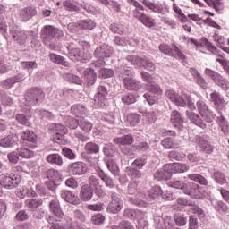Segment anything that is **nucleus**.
<instances>
[{
  "mask_svg": "<svg viewBox=\"0 0 229 229\" xmlns=\"http://www.w3.org/2000/svg\"><path fill=\"white\" fill-rule=\"evenodd\" d=\"M130 4H132L136 9L132 11V15L134 19H137L145 26L146 28H155L157 26V21L155 19L151 18L149 15L142 13L144 12V6L140 4L137 0H128ZM141 10V12H140Z\"/></svg>",
  "mask_w": 229,
  "mask_h": 229,
  "instance_id": "obj_1",
  "label": "nucleus"
},
{
  "mask_svg": "<svg viewBox=\"0 0 229 229\" xmlns=\"http://www.w3.org/2000/svg\"><path fill=\"white\" fill-rule=\"evenodd\" d=\"M21 181V175L19 174L12 173L3 174L0 177V187H2V189H6L7 191H12V189L19 187Z\"/></svg>",
  "mask_w": 229,
  "mask_h": 229,
  "instance_id": "obj_2",
  "label": "nucleus"
},
{
  "mask_svg": "<svg viewBox=\"0 0 229 229\" xmlns=\"http://www.w3.org/2000/svg\"><path fill=\"white\" fill-rule=\"evenodd\" d=\"M204 72H205L206 76L210 78L212 80V81H214V83H216L217 85V87H220V89H222V90L226 91L229 89L228 80H226V78L223 77L219 72H217L214 70L208 69V68H207Z\"/></svg>",
  "mask_w": 229,
  "mask_h": 229,
  "instance_id": "obj_3",
  "label": "nucleus"
},
{
  "mask_svg": "<svg viewBox=\"0 0 229 229\" xmlns=\"http://www.w3.org/2000/svg\"><path fill=\"white\" fill-rule=\"evenodd\" d=\"M46 95L42 89L35 87L28 89L27 94L25 96V99L29 101V106H32L33 105H37L40 99H44Z\"/></svg>",
  "mask_w": 229,
  "mask_h": 229,
  "instance_id": "obj_4",
  "label": "nucleus"
},
{
  "mask_svg": "<svg viewBox=\"0 0 229 229\" xmlns=\"http://www.w3.org/2000/svg\"><path fill=\"white\" fill-rule=\"evenodd\" d=\"M197 110L206 123H212L214 121L212 112H210V109H208V106H207L205 101L199 100L197 102Z\"/></svg>",
  "mask_w": 229,
  "mask_h": 229,
  "instance_id": "obj_5",
  "label": "nucleus"
},
{
  "mask_svg": "<svg viewBox=\"0 0 229 229\" xmlns=\"http://www.w3.org/2000/svg\"><path fill=\"white\" fill-rule=\"evenodd\" d=\"M111 198L112 200L107 206V212H109V214H117L118 212H121L123 207V199H121L115 193H113Z\"/></svg>",
  "mask_w": 229,
  "mask_h": 229,
  "instance_id": "obj_6",
  "label": "nucleus"
},
{
  "mask_svg": "<svg viewBox=\"0 0 229 229\" xmlns=\"http://www.w3.org/2000/svg\"><path fill=\"white\" fill-rule=\"evenodd\" d=\"M184 194L191 196V198H196V199H201L203 198V193L199 190V185L190 182L183 188Z\"/></svg>",
  "mask_w": 229,
  "mask_h": 229,
  "instance_id": "obj_7",
  "label": "nucleus"
},
{
  "mask_svg": "<svg viewBox=\"0 0 229 229\" xmlns=\"http://www.w3.org/2000/svg\"><path fill=\"white\" fill-rule=\"evenodd\" d=\"M68 171L73 176H81L87 173V165L83 162H74L68 165Z\"/></svg>",
  "mask_w": 229,
  "mask_h": 229,
  "instance_id": "obj_8",
  "label": "nucleus"
},
{
  "mask_svg": "<svg viewBox=\"0 0 229 229\" xmlns=\"http://www.w3.org/2000/svg\"><path fill=\"white\" fill-rule=\"evenodd\" d=\"M106 96H108V89L105 86H99L98 92L94 97L95 105L97 106H105V101H106Z\"/></svg>",
  "mask_w": 229,
  "mask_h": 229,
  "instance_id": "obj_9",
  "label": "nucleus"
},
{
  "mask_svg": "<svg viewBox=\"0 0 229 229\" xmlns=\"http://www.w3.org/2000/svg\"><path fill=\"white\" fill-rule=\"evenodd\" d=\"M35 15H37V9L33 6H27L19 12V19L22 22H28V21L35 17Z\"/></svg>",
  "mask_w": 229,
  "mask_h": 229,
  "instance_id": "obj_10",
  "label": "nucleus"
},
{
  "mask_svg": "<svg viewBox=\"0 0 229 229\" xmlns=\"http://www.w3.org/2000/svg\"><path fill=\"white\" fill-rule=\"evenodd\" d=\"M54 130L55 131L54 142H56L57 144H64V135H67V128H65L62 123H55Z\"/></svg>",
  "mask_w": 229,
  "mask_h": 229,
  "instance_id": "obj_11",
  "label": "nucleus"
},
{
  "mask_svg": "<svg viewBox=\"0 0 229 229\" xmlns=\"http://www.w3.org/2000/svg\"><path fill=\"white\" fill-rule=\"evenodd\" d=\"M186 117L189 119L192 124H195V126H198L199 128H201L202 130H205L207 128V123L203 122V119L199 116V114L192 112V111H186Z\"/></svg>",
  "mask_w": 229,
  "mask_h": 229,
  "instance_id": "obj_12",
  "label": "nucleus"
},
{
  "mask_svg": "<svg viewBox=\"0 0 229 229\" xmlns=\"http://www.w3.org/2000/svg\"><path fill=\"white\" fill-rule=\"evenodd\" d=\"M42 37L43 38H55V37H60L62 35V30L51 26H45L42 30Z\"/></svg>",
  "mask_w": 229,
  "mask_h": 229,
  "instance_id": "obj_13",
  "label": "nucleus"
},
{
  "mask_svg": "<svg viewBox=\"0 0 229 229\" xmlns=\"http://www.w3.org/2000/svg\"><path fill=\"white\" fill-rule=\"evenodd\" d=\"M197 146L201 153H206L207 155L214 153V146L202 138H197Z\"/></svg>",
  "mask_w": 229,
  "mask_h": 229,
  "instance_id": "obj_14",
  "label": "nucleus"
},
{
  "mask_svg": "<svg viewBox=\"0 0 229 229\" xmlns=\"http://www.w3.org/2000/svg\"><path fill=\"white\" fill-rule=\"evenodd\" d=\"M61 198L71 203L72 205H80V198L78 195L72 193L71 191L64 190L61 191Z\"/></svg>",
  "mask_w": 229,
  "mask_h": 229,
  "instance_id": "obj_15",
  "label": "nucleus"
},
{
  "mask_svg": "<svg viewBox=\"0 0 229 229\" xmlns=\"http://www.w3.org/2000/svg\"><path fill=\"white\" fill-rule=\"evenodd\" d=\"M17 142H19V137L16 134H11L0 140V146L2 148H12Z\"/></svg>",
  "mask_w": 229,
  "mask_h": 229,
  "instance_id": "obj_16",
  "label": "nucleus"
},
{
  "mask_svg": "<svg viewBox=\"0 0 229 229\" xmlns=\"http://www.w3.org/2000/svg\"><path fill=\"white\" fill-rule=\"evenodd\" d=\"M210 101L216 106V108H223L225 106V98L221 93L213 91L210 95Z\"/></svg>",
  "mask_w": 229,
  "mask_h": 229,
  "instance_id": "obj_17",
  "label": "nucleus"
},
{
  "mask_svg": "<svg viewBox=\"0 0 229 229\" xmlns=\"http://www.w3.org/2000/svg\"><path fill=\"white\" fill-rule=\"evenodd\" d=\"M170 121L177 130H182L183 128V119L182 118V114H180V112L174 110L171 114Z\"/></svg>",
  "mask_w": 229,
  "mask_h": 229,
  "instance_id": "obj_18",
  "label": "nucleus"
},
{
  "mask_svg": "<svg viewBox=\"0 0 229 229\" xmlns=\"http://www.w3.org/2000/svg\"><path fill=\"white\" fill-rule=\"evenodd\" d=\"M98 80V74L91 68H88L84 71V81H86L88 87H92Z\"/></svg>",
  "mask_w": 229,
  "mask_h": 229,
  "instance_id": "obj_19",
  "label": "nucleus"
},
{
  "mask_svg": "<svg viewBox=\"0 0 229 229\" xmlns=\"http://www.w3.org/2000/svg\"><path fill=\"white\" fill-rule=\"evenodd\" d=\"M43 203L42 199H28L24 201L25 208L31 211L37 210L38 207H42Z\"/></svg>",
  "mask_w": 229,
  "mask_h": 229,
  "instance_id": "obj_20",
  "label": "nucleus"
},
{
  "mask_svg": "<svg viewBox=\"0 0 229 229\" xmlns=\"http://www.w3.org/2000/svg\"><path fill=\"white\" fill-rule=\"evenodd\" d=\"M30 32L25 30H13L12 36L13 37L14 40L18 42V44H26V40H28V35Z\"/></svg>",
  "mask_w": 229,
  "mask_h": 229,
  "instance_id": "obj_21",
  "label": "nucleus"
},
{
  "mask_svg": "<svg viewBox=\"0 0 229 229\" xmlns=\"http://www.w3.org/2000/svg\"><path fill=\"white\" fill-rule=\"evenodd\" d=\"M113 141L118 146H131V144L135 142V140L131 135H124L122 137L114 138Z\"/></svg>",
  "mask_w": 229,
  "mask_h": 229,
  "instance_id": "obj_22",
  "label": "nucleus"
},
{
  "mask_svg": "<svg viewBox=\"0 0 229 229\" xmlns=\"http://www.w3.org/2000/svg\"><path fill=\"white\" fill-rule=\"evenodd\" d=\"M49 210L58 217L59 219H62L64 217V212H62V208H60V202L58 200H51L49 203Z\"/></svg>",
  "mask_w": 229,
  "mask_h": 229,
  "instance_id": "obj_23",
  "label": "nucleus"
},
{
  "mask_svg": "<svg viewBox=\"0 0 229 229\" xmlns=\"http://www.w3.org/2000/svg\"><path fill=\"white\" fill-rule=\"evenodd\" d=\"M173 173H187L189 165L182 163H173L166 165Z\"/></svg>",
  "mask_w": 229,
  "mask_h": 229,
  "instance_id": "obj_24",
  "label": "nucleus"
},
{
  "mask_svg": "<svg viewBox=\"0 0 229 229\" xmlns=\"http://www.w3.org/2000/svg\"><path fill=\"white\" fill-rule=\"evenodd\" d=\"M123 83L128 90H140V82L131 77H125L123 79Z\"/></svg>",
  "mask_w": 229,
  "mask_h": 229,
  "instance_id": "obj_25",
  "label": "nucleus"
},
{
  "mask_svg": "<svg viewBox=\"0 0 229 229\" xmlns=\"http://www.w3.org/2000/svg\"><path fill=\"white\" fill-rule=\"evenodd\" d=\"M141 3L146 8L154 12V13H162V12H164V8H162V5L159 4H155L149 0H142Z\"/></svg>",
  "mask_w": 229,
  "mask_h": 229,
  "instance_id": "obj_26",
  "label": "nucleus"
},
{
  "mask_svg": "<svg viewBox=\"0 0 229 229\" xmlns=\"http://www.w3.org/2000/svg\"><path fill=\"white\" fill-rule=\"evenodd\" d=\"M21 137L22 140H25L26 142L35 143L37 142V140H38V137L37 136V134L30 130L21 131Z\"/></svg>",
  "mask_w": 229,
  "mask_h": 229,
  "instance_id": "obj_27",
  "label": "nucleus"
},
{
  "mask_svg": "<svg viewBox=\"0 0 229 229\" xmlns=\"http://www.w3.org/2000/svg\"><path fill=\"white\" fill-rule=\"evenodd\" d=\"M80 198L83 201H90V199H92V190L90 189V186L85 184L81 187Z\"/></svg>",
  "mask_w": 229,
  "mask_h": 229,
  "instance_id": "obj_28",
  "label": "nucleus"
},
{
  "mask_svg": "<svg viewBox=\"0 0 229 229\" xmlns=\"http://www.w3.org/2000/svg\"><path fill=\"white\" fill-rule=\"evenodd\" d=\"M216 123L221 129V131L224 135H229V123L228 120L225 118V116L220 115L216 118Z\"/></svg>",
  "mask_w": 229,
  "mask_h": 229,
  "instance_id": "obj_29",
  "label": "nucleus"
},
{
  "mask_svg": "<svg viewBox=\"0 0 229 229\" xmlns=\"http://www.w3.org/2000/svg\"><path fill=\"white\" fill-rule=\"evenodd\" d=\"M48 164H54L55 165H58L62 167L64 165V159H62V156L59 154H50L46 158Z\"/></svg>",
  "mask_w": 229,
  "mask_h": 229,
  "instance_id": "obj_30",
  "label": "nucleus"
},
{
  "mask_svg": "<svg viewBox=\"0 0 229 229\" xmlns=\"http://www.w3.org/2000/svg\"><path fill=\"white\" fill-rule=\"evenodd\" d=\"M48 56L51 62H53L54 64H58L59 65H64V67H71V64H69V62L65 61V58H64V56L56 54H49Z\"/></svg>",
  "mask_w": 229,
  "mask_h": 229,
  "instance_id": "obj_31",
  "label": "nucleus"
},
{
  "mask_svg": "<svg viewBox=\"0 0 229 229\" xmlns=\"http://www.w3.org/2000/svg\"><path fill=\"white\" fill-rule=\"evenodd\" d=\"M141 116L137 113H131L126 115V123L130 126H137L140 123Z\"/></svg>",
  "mask_w": 229,
  "mask_h": 229,
  "instance_id": "obj_32",
  "label": "nucleus"
},
{
  "mask_svg": "<svg viewBox=\"0 0 229 229\" xmlns=\"http://www.w3.org/2000/svg\"><path fill=\"white\" fill-rule=\"evenodd\" d=\"M16 151H17L18 157H21V158L29 159V158H33V157H35V152H33V150H30L24 147L18 148Z\"/></svg>",
  "mask_w": 229,
  "mask_h": 229,
  "instance_id": "obj_33",
  "label": "nucleus"
},
{
  "mask_svg": "<svg viewBox=\"0 0 229 229\" xmlns=\"http://www.w3.org/2000/svg\"><path fill=\"white\" fill-rule=\"evenodd\" d=\"M84 151L88 155H96L99 153V145L90 141L85 144L84 146Z\"/></svg>",
  "mask_w": 229,
  "mask_h": 229,
  "instance_id": "obj_34",
  "label": "nucleus"
},
{
  "mask_svg": "<svg viewBox=\"0 0 229 229\" xmlns=\"http://www.w3.org/2000/svg\"><path fill=\"white\" fill-rule=\"evenodd\" d=\"M125 173L128 176H131V182H135V180H139V178H142V172L140 170H137L131 167H126Z\"/></svg>",
  "mask_w": 229,
  "mask_h": 229,
  "instance_id": "obj_35",
  "label": "nucleus"
},
{
  "mask_svg": "<svg viewBox=\"0 0 229 229\" xmlns=\"http://www.w3.org/2000/svg\"><path fill=\"white\" fill-rule=\"evenodd\" d=\"M47 178L51 182H58L62 178V174L55 168H50L47 171Z\"/></svg>",
  "mask_w": 229,
  "mask_h": 229,
  "instance_id": "obj_36",
  "label": "nucleus"
},
{
  "mask_svg": "<svg viewBox=\"0 0 229 229\" xmlns=\"http://www.w3.org/2000/svg\"><path fill=\"white\" fill-rule=\"evenodd\" d=\"M89 183L91 189H95V191H98L97 193L102 194L101 189H103V186L101 183H99V179H97L96 176L91 175L89 179Z\"/></svg>",
  "mask_w": 229,
  "mask_h": 229,
  "instance_id": "obj_37",
  "label": "nucleus"
},
{
  "mask_svg": "<svg viewBox=\"0 0 229 229\" xmlns=\"http://www.w3.org/2000/svg\"><path fill=\"white\" fill-rule=\"evenodd\" d=\"M72 113L76 117H81V115H85L87 114V108L83 105H74L71 108Z\"/></svg>",
  "mask_w": 229,
  "mask_h": 229,
  "instance_id": "obj_38",
  "label": "nucleus"
},
{
  "mask_svg": "<svg viewBox=\"0 0 229 229\" xmlns=\"http://www.w3.org/2000/svg\"><path fill=\"white\" fill-rule=\"evenodd\" d=\"M189 180H192L200 185H208V182L207 179L199 174H191L188 175Z\"/></svg>",
  "mask_w": 229,
  "mask_h": 229,
  "instance_id": "obj_39",
  "label": "nucleus"
},
{
  "mask_svg": "<svg viewBox=\"0 0 229 229\" xmlns=\"http://www.w3.org/2000/svg\"><path fill=\"white\" fill-rule=\"evenodd\" d=\"M159 51L167 56H172L173 58H176V54L174 50L171 48V47L165 43L159 45Z\"/></svg>",
  "mask_w": 229,
  "mask_h": 229,
  "instance_id": "obj_40",
  "label": "nucleus"
},
{
  "mask_svg": "<svg viewBox=\"0 0 229 229\" xmlns=\"http://www.w3.org/2000/svg\"><path fill=\"white\" fill-rule=\"evenodd\" d=\"M162 188H160L158 185H155L148 191L149 199H157V198H159V196H162Z\"/></svg>",
  "mask_w": 229,
  "mask_h": 229,
  "instance_id": "obj_41",
  "label": "nucleus"
},
{
  "mask_svg": "<svg viewBox=\"0 0 229 229\" xmlns=\"http://www.w3.org/2000/svg\"><path fill=\"white\" fill-rule=\"evenodd\" d=\"M78 28L80 30H94V28H96V23L91 20H81L78 23Z\"/></svg>",
  "mask_w": 229,
  "mask_h": 229,
  "instance_id": "obj_42",
  "label": "nucleus"
},
{
  "mask_svg": "<svg viewBox=\"0 0 229 229\" xmlns=\"http://www.w3.org/2000/svg\"><path fill=\"white\" fill-rule=\"evenodd\" d=\"M144 60V58L140 57L139 55H128L126 57L127 62H131L132 65H137L138 67H142Z\"/></svg>",
  "mask_w": 229,
  "mask_h": 229,
  "instance_id": "obj_43",
  "label": "nucleus"
},
{
  "mask_svg": "<svg viewBox=\"0 0 229 229\" xmlns=\"http://www.w3.org/2000/svg\"><path fill=\"white\" fill-rule=\"evenodd\" d=\"M187 101H189V96L186 94L177 95L175 100L174 101V105L177 106H187Z\"/></svg>",
  "mask_w": 229,
  "mask_h": 229,
  "instance_id": "obj_44",
  "label": "nucleus"
},
{
  "mask_svg": "<svg viewBox=\"0 0 229 229\" xmlns=\"http://www.w3.org/2000/svg\"><path fill=\"white\" fill-rule=\"evenodd\" d=\"M208 6H211L216 12H221L223 9V0H204Z\"/></svg>",
  "mask_w": 229,
  "mask_h": 229,
  "instance_id": "obj_45",
  "label": "nucleus"
},
{
  "mask_svg": "<svg viewBox=\"0 0 229 229\" xmlns=\"http://www.w3.org/2000/svg\"><path fill=\"white\" fill-rule=\"evenodd\" d=\"M16 121L19 123V124H22V126H30V119H31V115H25L22 114H16L15 117Z\"/></svg>",
  "mask_w": 229,
  "mask_h": 229,
  "instance_id": "obj_46",
  "label": "nucleus"
},
{
  "mask_svg": "<svg viewBox=\"0 0 229 229\" xmlns=\"http://www.w3.org/2000/svg\"><path fill=\"white\" fill-rule=\"evenodd\" d=\"M142 216V212L135 209H125L124 216L128 219H137L139 221V216Z\"/></svg>",
  "mask_w": 229,
  "mask_h": 229,
  "instance_id": "obj_47",
  "label": "nucleus"
},
{
  "mask_svg": "<svg viewBox=\"0 0 229 229\" xmlns=\"http://www.w3.org/2000/svg\"><path fill=\"white\" fill-rule=\"evenodd\" d=\"M78 124L80 128L82 130V131H86L89 133L92 130V123L81 118L78 120Z\"/></svg>",
  "mask_w": 229,
  "mask_h": 229,
  "instance_id": "obj_48",
  "label": "nucleus"
},
{
  "mask_svg": "<svg viewBox=\"0 0 229 229\" xmlns=\"http://www.w3.org/2000/svg\"><path fill=\"white\" fill-rule=\"evenodd\" d=\"M95 54L98 58H110L112 56V52L105 48V47L97 48Z\"/></svg>",
  "mask_w": 229,
  "mask_h": 229,
  "instance_id": "obj_49",
  "label": "nucleus"
},
{
  "mask_svg": "<svg viewBox=\"0 0 229 229\" xmlns=\"http://www.w3.org/2000/svg\"><path fill=\"white\" fill-rule=\"evenodd\" d=\"M161 145L165 149H176V148H178V144L174 143L171 138H165L163 140H161Z\"/></svg>",
  "mask_w": 229,
  "mask_h": 229,
  "instance_id": "obj_50",
  "label": "nucleus"
},
{
  "mask_svg": "<svg viewBox=\"0 0 229 229\" xmlns=\"http://www.w3.org/2000/svg\"><path fill=\"white\" fill-rule=\"evenodd\" d=\"M70 56L72 58V60H77L80 62V60H83V51L80 50V48H72L70 51Z\"/></svg>",
  "mask_w": 229,
  "mask_h": 229,
  "instance_id": "obj_51",
  "label": "nucleus"
},
{
  "mask_svg": "<svg viewBox=\"0 0 229 229\" xmlns=\"http://www.w3.org/2000/svg\"><path fill=\"white\" fill-rule=\"evenodd\" d=\"M188 212H191V214H196L199 219H203L205 217V211L198 206H191L189 208Z\"/></svg>",
  "mask_w": 229,
  "mask_h": 229,
  "instance_id": "obj_52",
  "label": "nucleus"
},
{
  "mask_svg": "<svg viewBox=\"0 0 229 229\" xmlns=\"http://www.w3.org/2000/svg\"><path fill=\"white\" fill-rule=\"evenodd\" d=\"M63 6L64 10H68L69 12H78L79 8L75 5L72 0H66L63 3Z\"/></svg>",
  "mask_w": 229,
  "mask_h": 229,
  "instance_id": "obj_53",
  "label": "nucleus"
},
{
  "mask_svg": "<svg viewBox=\"0 0 229 229\" xmlns=\"http://www.w3.org/2000/svg\"><path fill=\"white\" fill-rule=\"evenodd\" d=\"M122 101L124 105H133V103L137 101V98H135V95L129 93L122 98Z\"/></svg>",
  "mask_w": 229,
  "mask_h": 229,
  "instance_id": "obj_54",
  "label": "nucleus"
},
{
  "mask_svg": "<svg viewBox=\"0 0 229 229\" xmlns=\"http://www.w3.org/2000/svg\"><path fill=\"white\" fill-rule=\"evenodd\" d=\"M148 90L153 92V94H157V96H162L164 94V90L160 88V85L155 83L148 86Z\"/></svg>",
  "mask_w": 229,
  "mask_h": 229,
  "instance_id": "obj_55",
  "label": "nucleus"
},
{
  "mask_svg": "<svg viewBox=\"0 0 229 229\" xmlns=\"http://www.w3.org/2000/svg\"><path fill=\"white\" fill-rule=\"evenodd\" d=\"M28 192H30V191H28V188L25 186H21L15 191L17 198H21V199L26 198V194H28Z\"/></svg>",
  "mask_w": 229,
  "mask_h": 229,
  "instance_id": "obj_56",
  "label": "nucleus"
},
{
  "mask_svg": "<svg viewBox=\"0 0 229 229\" xmlns=\"http://www.w3.org/2000/svg\"><path fill=\"white\" fill-rule=\"evenodd\" d=\"M214 178L216 183H219L220 185L225 184V182H226V177L225 176V174L221 172H216L214 174Z\"/></svg>",
  "mask_w": 229,
  "mask_h": 229,
  "instance_id": "obj_57",
  "label": "nucleus"
},
{
  "mask_svg": "<svg viewBox=\"0 0 229 229\" xmlns=\"http://www.w3.org/2000/svg\"><path fill=\"white\" fill-rule=\"evenodd\" d=\"M194 81L197 85L203 89V90H207L208 89V83H207V81H205V78H203L201 75L197 77Z\"/></svg>",
  "mask_w": 229,
  "mask_h": 229,
  "instance_id": "obj_58",
  "label": "nucleus"
},
{
  "mask_svg": "<svg viewBox=\"0 0 229 229\" xmlns=\"http://www.w3.org/2000/svg\"><path fill=\"white\" fill-rule=\"evenodd\" d=\"M174 221L177 226H185L187 225V218L183 215H175Z\"/></svg>",
  "mask_w": 229,
  "mask_h": 229,
  "instance_id": "obj_59",
  "label": "nucleus"
},
{
  "mask_svg": "<svg viewBox=\"0 0 229 229\" xmlns=\"http://www.w3.org/2000/svg\"><path fill=\"white\" fill-rule=\"evenodd\" d=\"M99 76L105 79L112 78V76H114V72L112 69L101 68L99 71Z\"/></svg>",
  "mask_w": 229,
  "mask_h": 229,
  "instance_id": "obj_60",
  "label": "nucleus"
},
{
  "mask_svg": "<svg viewBox=\"0 0 229 229\" xmlns=\"http://www.w3.org/2000/svg\"><path fill=\"white\" fill-rule=\"evenodd\" d=\"M93 225H103L105 223V216L101 214L93 215L91 217Z\"/></svg>",
  "mask_w": 229,
  "mask_h": 229,
  "instance_id": "obj_61",
  "label": "nucleus"
},
{
  "mask_svg": "<svg viewBox=\"0 0 229 229\" xmlns=\"http://www.w3.org/2000/svg\"><path fill=\"white\" fill-rule=\"evenodd\" d=\"M62 151L63 155H64V157L69 160H74V158H76V154H74V152L72 149L68 148H63Z\"/></svg>",
  "mask_w": 229,
  "mask_h": 229,
  "instance_id": "obj_62",
  "label": "nucleus"
},
{
  "mask_svg": "<svg viewBox=\"0 0 229 229\" xmlns=\"http://www.w3.org/2000/svg\"><path fill=\"white\" fill-rule=\"evenodd\" d=\"M141 67H144V69H147V71H151V72L157 70V66H155V64H153V62L148 59H144L143 64Z\"/></svg>",
  "mask_w": 229,
  "mask_h": 229,
  "instance_id": "obj_63",
  "label": "nucleus"
},
{
  "mask_svg": "<svg viewBox=\"0 0 229 229\" xmlns=\"http://www.w3.org/2000/svg\"><path fill=\"white\" fill-rule=\"evenodd\" d=\"M137 187H139V182L131 181L128 186V194H136Z\"/></svg>",
  "mask_w": 229,
  "mask_h": 229,
  "instance_id": "obj_64",
  "label": "nucleus"
}]
</instances>
